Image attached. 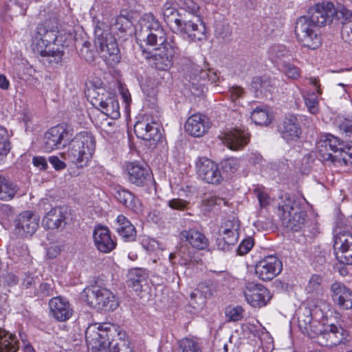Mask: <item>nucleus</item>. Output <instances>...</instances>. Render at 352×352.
<instances>
[{
	"label": "nucleus",
	"mask_w": 352,
	"mask_h": 352,
	"mask_svg": "<svg viewBox=\"0 0 352 352\" xmlns=\"http://www.w3.org/2000/svg\"><path fill=\"white\" fill-rule=\"evenodd\" d=\"M125 336L118 326L107 322L90 324L85 331L87 344L96 352H134Z\"/></svg>",
	"instance_id": "obj_1"
},
{
	"label": "nucleus",
	"mask_w": 352,
	"mask_h": 352,
	"mask_svg": "<svg viewBox=\"0 0 352 352\" xmlns=\"http://www.w3.org/2000/svg\"><path fill=\"white\" fill-rule=\"evenodd\" d=\"M278 209L282 211L284 226L294 232H301L303 239H299L300 243H311L318 230L314 223H309L303 204L296 198L288 197L278 206Z\"/></svg>",
	"instance_id": "obj_2"
},
{
	"label": "nucleus",
	"mask_w": 352,
	"mask_h": 352,
	"mask_svg": "<svg viewBox=\"0 0 352 352\" xmlns=\"http://www.w3.org/2000/svg\"><path fill=\"white\" fill-rule=\"evenodd\" d=\"M96 148V140L88 131L78 133L69 143L65 159L79 167L86 166L91 158Z\"/></svg>",
	"instance_id": "obj_3"
},
{
	"label": "nucleus",
	"mask_w": 352,
	"mask_h": 352,
	"mask_svg": "<svg viewBox=\"0 0 352 352\" xmlns=\"http://www.w3.org/2000/svg\"><path fill=\"white\" fill-rule=\"evenodd\" d=\"M81 298L90 307L100 311H113L118 307L114 294L110 290L98 285L86 287L81 293Z\"/></svg>",
	"instance_id": "obj_4"
},
{
	"label": "nucleus",
	"mask_w": 352,
	"mask_h": 352,
	"mask_svg": "<svg viewBox=\"0 0 352 352\" xmlns=\"http://www.w3.org/2000/svg\"><path fill=\"white\" fill-rule=\"evenodd\" d=\"M171 35L167 36L158 20L151 13L145 14L142 19L139 36L150 46L164 47Z\"/></svg>",
	"instance_id": "obj_5"
},
{
	"label": "nucleus",
	"mask_w": 352,
	"mask_h": 352,
	"mask_svg": "<svg viewBox=\"0 0 352 352\" xmlns=\"http://www.w3.org/2000/svg\"><path fill=\"white\" fill-rule=\"evenodd\" d=\"M155 52L150 57L151 64L159 70L166 71L173 65L174 60L180 54L181 50L179 47L176 36L171 34L168 43L164 47H156Z\"/></svg>",
	"instance_id": "obj_6"
},
{
	"label": "nucleus",
	"mask_w": 352,
	"mask_h": 352,
	"mask_svg": "<svg viewBox=\"0 0 352 352\" xmlns=\"http://www.w3.org/2000/svg\"><path fill=\"white\" fill-rule=\"evenodd\" d=\"M316 23L307 16L298 18L296 22L295 34L299 43L304 47L315 50L321 45L322 41Z\"/></svg>",
	"instance_id": "obj_7"
},
{
	"label": "nucleus",
	"mask_w": 352,
	"mask_h": 352,
	"mask_svg": "<svg viewBox=\"0 0 352 352\" xmlns=\"http://www.w3.org/2000/svg\"><path fill=\"white\" fill-rule=\"evenodd\" d=\"M316 335L312 338L316 339V342L321 346L331 347L345 344L352 339L348 330L335 324L322 326L320 323V327H318Z\"/></svg>",
	"instance_id": "obj_8"
},
{
	"label": "nucleus",
	"mask_w": 352,
	"mask_h": 352,
	"mask_svg": "<svg viewBox=\"0 0 352 352\" xmlns=\"http://www.w3.org/2000/svg\"><path fill=\"white\" fill-rule=\"evenodd\" d=\"M184 75L185 78L189 82L188 89L196 96H199L204 93L205 82L207 80L212 83L216 82L217 78L214 72L203 69L194 63H190Z\"/></svg>",
	"instance_id": "obj_9"
},
{
	"label": "nucleus",
	"mask_w": 352,
	"mask_h": 352,
	"mask_svg": "<svg viewBox=\"0 0 352 352\" xmlns=\"http://www.w3.org/2000/svg\"><path fill=\"white\" fill-rule=\"evenodd\" d=\"M342 8H346L342 5L337 7L334 4L328 1H323L316 3L311 9V15L309 16L312 19L313 23H316L319 26H324L327 24L332 23L333 20L336 19L338 21L340 19V11Z\"/></svg>",
	"instance_id": "obj_10"
},
{
	"label": "nucleus",
	"mask_w": 352,
	"mask_h": 352,
	"mask_svg": "<svg viewBox=\"0 0 352 352\" xmlns=\"http://www.w3.org/2000/svg\"><path fill=\"white\" fill-rule=\"evenodd\" d=\"M344 144L337 137L328 134L317 142L318 153L323 160L331 161L339 165V160L336 157L342 153Z\"/></svg>",
	"instance_id": "obj_11"
},
{
	"label": "nucleus",
	"mask_w": 352,
	"mask_h": 352,
	"mask_svg": "<svg viewBox=\"0 0 352 352\" xmlns=\"http://www.w3.org/2000/svg\"><path fill=\"white\" fill-rule=\"evenodd\" d=\"M205 31V25L198 15H192L190 19L182 18L174 30V32H178L184 38L192 41L203 39Z\"/></svg>",
	"instance_id": "obj_12"
},
{
	"label": "nucleus",
	"mask_w": 352,
	"mask_h": 352,
	"mask_svg": "<svg viewBox=\"0 0 352 352\" xmlns=\"http://www.w3.org/2000/svg\"><path fill=\"white\" fill-rule=\"evenodd\" d=\"M94 45L100 57L107 64L113 65L120 62V50L116 38L111 34L104 37L95 38Z\"/></svg>",
	"instance_id": "obj_13"
},
{
	"label": "nucleus",
	"mask_w": 352,
	"mask_h": 352,
	"mask_svg": "<svg viewBox=\"0 0 352 352\" xmlns=\"http://www.w3.org/2000/svg\"><path fill=\"white\" fill-rule=\"evenodd\" d=\"M254 269L258 278L263 281H269L281 272L283 264L277 256L269 255L258 261Z\"/></svg>",
	"instance_id": "obj_14"
},
{
	"label": "nucleus",
	"mask_w": 352,
	"mask_h": 352,
	"mask_svg": "<svg viewBox=\"0 0 352 352\" xmlns=\"http://www.w3.org/2000/svg\"><path fill=\"white\" fill-rule=\"evenodd\" d=\"M197 174L206 183L219 184L223 180L218 165L206 157H200L196 162Z\"/></svg>",
	"instance_id": "obj_15"
},
{
	"label": "nucleus",
	"mask_w": 352,
	"mask_h": 352,
	"mask_svg": "<svg viewBox=\"0 0 352 352\" xmlns=\"http://www.w3.org/2000/svg\"><path fill=\"white\" fill-rule=\"evenodd\" d=\"M243 294L247 302L254 307H261L271 300L270 291L263 285L254 282L246 283Z\"/></svg>",
	"instance_id": "obj_16"
},
{
	"label": "nucleus",
	"mask_w": 352,
	"mask_h": 352,
	"mask_svg": "<svg viewBox=\"0 0 352 352\" xmlns=\"http://www.w3.org/2000/svg\"><path fill=\"white\" fill-rule=\"evenodd\" d=\"M33 50L39 54L50 64H58L62 61L63 51L55 48L54 45H49L38 34L33 37L32 43Z\"/></svg>",
	"instance_id": "obj_17"
},
{
	"label": "nucleus",
	"mask_w": 352,
	"mask_h": 352,
	"mask_svg": "<svg viewBox=\"0 0 352 352\" xmlns=\"http://www.w3.org/2000/svg\"><path fill=\"white\" fill-rule=\"evenodd\" d=\"M278 131L288 144L296 142L302 134L298 117L294 114L286 116L278 125Z\"/></svg>",
	"instance_id": "obj_18"
},
{
	"label": "nucleus",
	"mask_w": 352,
	"mask_h": 352,
	"mask_svg": "<svg viewBox=\"0 0 352 352\" xmlns=\"http://www.w3.org/2000/svg\"><path fill=\"white\" fill-rule=\"evenodd\" d=\"M298 327L302 333L311 338L314 337L320 327L318 320H313L311 309L307 307H300L296 311Z\"/></svg>",
	"instance_id": "obj_19"
},
{
	"label": "nucleus",
	"mask_w": 352,
	"mask_h": 352,
	"mask_svg": "<svg viewBox=\"0 0 352 352\" xmlns=\"http://www.w3.org/2000/svg\"><path fill=\"white\" fill-rule=\"evenodd\" d=\"M50 315L58 322H65L73 316V309L69 302L65 298L56 296L48 302Z\"/></svg>",
	"instance_id": "obj_20"
},
{
	"label": "nucleus",
	"mask_w": 352,
	"mask_h": 352,
	"mask_svg": "<svg viewBox=\"0 0 352 352\" xmlns=\"http://www.w3.org/2000/svg\"><path fill=\"white\" fill-rule=\"evenodd\" d=\"M93 104L98 106L103 113L112 119H118L120 116L118 101L110 93L98 94L97 97H94Z\"/></svg>",
	"instance_id": "obj_21"
},
{
	"label": "nucleus",
	"mask_w": 352,
	"mask_h": 352,
	"mask_svg": "<svg viewBox=\"0 0 352 352\" xmlns=\"http://www.w3.org/2000/svg\"><path fill=\"white\" fill-rule=\"evenodd\" d=\"M39 218L31 211H24L15 220V227L19 234L32 236L38 228Z\"/></svg>",
	"instance_id": "obj_22"
},
{
	"label": "nucleus",
	"mask_w": 352,
	"mask_h": 352,
	"mask_svg": "<svg viewBox=\"0 0 352 352\" xmlns=\"http://www.w3.org/2000/svg\"><path fill=\"white\" fill-rule=\"evenodd\" d=\"M134 131L138 138L153 141V144L162 138L160 125L155 122L138 121L134 126Z\"/></svg>",
	"instance_id": "obj_23"
},
{
	"label": "nucleus",
	"mask_w": 352,
	"mask_h": 352,
	"mask_svg": "<svg viewBox=\"0 0 352 352\" xmlns=\"http://www.w3.org/2000/svg\"><path fill=\"white\" fill-rule=\"evenodd\" d=\"M129 181L138 186L148 185L152 181L151 170L146 166L135 162H131L126 166Z\"/></svg>",
	"instance_id": "obj_24"
},
{
	"label": "nucleus",
	"mask_w": 352,
	"mask_h": 352,
	"mask_svg": "<svg viewBox=\"0 0 352 352\" xmlns=\"http://www.w3.org/2000/svg\"><path fill=\"white\" fill-rule=\"evenodd\" d=\"M210 127L209 119L200 113H195L188 118L185 124V130L190 135L201 137Z\"/></svg>",
	"instance_id": "obj_25"
},
{
	"label": "nucleus",
	"mask_w": 352,
	"mask_h": 352,
	"mask_svg": "<svg viewBox=\"0 0 352 352\" xmlns=\"http://www.w3.org/2000/svg\"><path fill=\"white\" fill-rule=\"evenodd\" d=\"M68 135V132L63 128V126L57 125L50 129L45 133L43 138V148L46 152H51L52 151L59 148L62 142H64L65 138Z\"/></svg>",
	"instance_id": "obj_26"
},
{
	"label": "nucleus",
	"mask_w": 352,
	"mask_h": 352,
	"mask_svg": "<svg viewBox=\"0 0 352 352\" xmlns=\"http://www.w3.org/2000/svg\"><path fill=\"white\" fill-rule=\"evenodd\" d=\"M93 238L96 247L101 252L109 253L116 246V242L112 239L107 227H96L93 232Z\"/></svg>",
	"instance_id": "obj_27"
},
{
	"label": "nucleus",
	"mask_w": 352,
	"mask_h": 352,
	"mask_svg": "<svg viewBox=\"0 0 352 352\" xmlns=\"http://www.w3.org/2000/svg\"><path fill=\"white\" fill-rule=\"evenodd\" d=\"M333 301L344 309L352 308V291L344 284L336 282L331 287Z\"/></svg>",
	"instance_id": "obj_28"
},
{
	"label": "nucleus",
	"mask_w": 352,
	"mask_h": 352,
	"mask_svg": "<svg viewBox=\"0 0 352 352\" xmlns=\"http://www.w3.org/2000/svg\"><path fill=\"white\" fill-rule=\"evenodd\" d=\"M221 139L230 149L236 151L243 148L248 144L250 135L244 131L233 129L223 133Z\"/></svg>",
	"instance_id": "obj_29"
},
{
	"label": "nucleus",
	"mask_w": 352,
	"mask_h": 352,
	"mask_svg": "<svg viewBox=\"0 0 352 352\" xmlns=\"http://www.w3.org/2000/svg\"><path fill=\"white\" fill-rule=\"evenodd\" d=\"M65 214L61 208L51 209L43 219V227L50 230H63L66 224Z\"/></svg>",
	"instance_id": "obj_30"
},
{
	"label": "nucleus",
	"mask_w": 352,
	"mask_h": 352,
	"mask_svg": "<svg viewBox=\"0 0 352 352\" xmlns=\"http://www.w3.org/2000/svg\"><path fill=\"white\" fill-rule=\"evenodd\" d=\"M180 237L182 240L188 242L192 247L198 250H205L209 245L208 239L205 234L195 228L182 231Z\"/></svg>",
	"instance_id": "obj_31"
},
{
	"label": "nucleus",
	"mask_w": 352,
	"mask_h": 352,
	"mask_svg": "<svg viewBox=\"0 0 352 352\" xmlns=\"http://www.w3.org/2000/svg\"><path fill=\"white\" fill-rule=\"evenodd\" d=\"M116 232L125 241H133L135 240L136 230L134 226L122 214L117 217Z\"/></svg>",
	"instance_id": "obj_32"
},
{
	"label": "nucleus",
	"mask_w": 352,
	"mask_h": 352,
	"mask_svg": "<svg viewBox=\"0 0 352 352\" xmlns=\"http://www.w3.org/2000/svg\"><path fill=\"white\" fill-rule=\"evenodd\" d=\"M178 258V263L181 265L187 266L194 263H198L199 258H195L190 248L186 245H181L176 251L169 254L170 261L174 264V259Z\"/></svg>",
	"instance_id": "obj_33"
},
{
	"label": "nucleus",
	"mask_w": 352,
	"mask_h": 352,
	"mask_svg": "<svg viewBox=\"0 0 352 352\" xmlns=\"http://www.w3.org/2000/svg\"><path fill=\"white\" fill-rule=\"evenodd\" d=\"M148 278V274L145 269H131L128 273V285L131 287L134 291H140L143 286L147 284Z\"/></svg>",
	"instance_id": "obj_34"
},
{
	"label": "nucleus",
	"mask_w": 352,
	"mask_h": 352,
	"mask_svg": "<svg viewBox=\"0 0 352 352\" xmlns=\"http://www.w3.org/2000/svg\"><path fill=\"white\" fill-rule=\"evenodd\" d=\"M340 19L339 21L342 23L341 36L344 42L352 45V11L348 8H342L340 11Z\"/></svg>",
	"instance_id": "obj_35"
},
{
	"label": "nucleus",
	"mask_w": 352,
	"mask_h": 352,
	"mask_svg": "<svg viewBox=\"0 0 352 352\" xmlns=\"http://www.w3.org/2000/svg\"><path fill=\"white\" fill-rule=\"evenodd\" d=\"M333 237L335 252L352 245V233L346 228L338 226L334 229Z\"/></svg>",
	"instance_id": "obj_36"
},
{
	"label": "nucleus",
	"mask_w": 352,
	"mask_h": 352,
	"mask_svg": "<svg viewBox=\"0 0 352 352\" xmlns=\"http://www.w3.org/2000/svg\"><path fill=\"white\" fill-rule=\"evenodd\" d=\"M115 197L126 208L137 212L140 210L139 199L130 191L125 189H118L116 191Z\"/></svg>",
	"instance_id": "obj_37"
},
{
	"label": "nucleus",
	"mask_w": 352,
	"mask_h": 352,
	"mask_svg": "<svg viewBox=\"0 0 352 352\" xmlns=\"http://www.w3.org/2000/svg\"><path fill=\"white\" fill-rule=\"evenodd\" d=\"M173 0H169L162 8V14L164 21L173 31L182 18L181 14L173 6Z\"/></svg>",
	"instance_id": "obj_38"
},
{
	"label": "nucleus",
	"mask_w": 352,
	"mask_h": 352,
	"mask_svg": "<svg viewBox=\"0 0 352 352\" xmlns=\"http://www.w3.org/2000/svg\"><path fill=\"white\" fill-rule=\"evenodd\" d=\"M19 344L15 335L0 328V352H18Z\"/></svg>",
	"instance_id": "obj_39"
},
{
	"label": "nucleus",
	"mask_w": 352,
	"mask_h": 352,
	"mask_svg": "<svg viewBox=\"0 0 352 352\" xmlns=\"http://www.w3.org/2000/svg\"><path fill=\"white\" fill-rule=\"evenodd\" d=\"M239 239V232H221L219 230V235L216 240V245L219 250L229 251L235 245Z\"/></svg>",
	"instance_id": "obj_40"
},
{
	"label": "nucleus",
	"mask_w": 352,
	"mask_h": 352,
	"mask_svg": "<svg viewBox=\"0 0 352 352\" xmlns=\"http://www.w3.org/2000/svg\"><path fill=\"white\" fill-rule=\"evenodd\" d=\"M18 191V187L12 182L0 175V200H11Z\"/></svg>",
	"instance_id": "obj_41"
},
{
	"label": "nucleus",
	"mask_w": 352,
	"mask_h": 352,
	"mask_svg": "<svg viewBox=\"0 0 352 352\" xmlns=\"http://www.w3.org/2000/svg\"><path fill=\"white\" fill-rule=\"evenodd\" d=\"M175 352H203L200 343L192 338H184L177 342Z\"/></svg>",
	"instance_id": "obj_42"
},
{
	"label": "nucleus",
	"mask_w": 352,
	"mask_h": 352,
	"mask_svg": "<svg viewBox=\"0 0 352 352\" xmlns=\"http://www.w3.org/2000/svg\"><path fill=\"white\" fill-rule=\"evenodd\" d=\"M46 23H47L38 25L36 30V34L49 45H53L52 43H54L58 37V32L55 30L50 29Z\"/></svg>",
	"instance_id": "obj_43"
},
{
	"label": "nucleus",
	"mask_w": 352,
	"mask_h": 352,
	"mask_svg": "<svg viewBox=\"0 0 352 352\" xmlns=\"http://www.w3.org/2000/svg\"><path fill=\"white\" fill-rule=\"evenodd\" d=\"M132 26V23L128 17L120 14L111 19V27L116 31L125 32Z\"/></svg>",
	"instance_id": "obj_44"
},
{
	"label": "nucleus",
	"mask_w": 352,
	"mask_h": 352,
	"mask_svg": "<svg viewBox=\"0 0 352 352\" xmlns=\"http://www.w3.org/2000/svg\"><path fill=\"white\" fill-rule=\"evenodd\" d=\"M251 119L257 125H267L271 121L268 111L258 107L252 111Z\"/></svg>",
	"instance_id": "obj_45"
},
{
	"label": "nucleus",
	"mask_w": 352,
	"mask_h": 352,
	"mask_svg": "<svg viewBox=\"0 0 352 352\" xmlns=\"http://www.w3.org/2000/svg\"><path fill=\"white\" fill-rule=\"evenodd\" d=\"M173 2L179 9L185 10L192 15H197L199 7L192 0H173Z\"/></svg>",
	"instance_id": "obj_46"
},
{
	"label": "nucleus",
	"mask_w": 352,
	"mask_h": 352,
	"mask_svg": "<svg viewBox=\"0 0 352 352\" xmlns=\"http://www.w3.org/2000/svg\"><path fill=\"white\" fill-rule=\"evenodd\" d=\"M280 70L288 78L297 80L300 77V69L289 62H283Z\"/></svg>",
	"instance_id": "obj_47"
},
{
	"label": "nucleus",
	"mask_w": 352,
	"mask_h": 352,
	"mask_svg": "<svg viewBox=\"0 0 352 352\" xmlns=\"http://www.w3.org/2000/svg\"><path fill=\"white\" fill-rule=\"evenodd\" d=\"M243 311L244 310L241 306H229L226 307L225 314L228 321L236 322L243 318Z\"/></svg>",
	"instance_id": "obj_48"
},
{
	"label": "nucleus",
	"mask_w": 352,
	"mask_h": 352,
	"mask_svg": "<svg viewBox=\"0 0 352 352\" xmlns=\"http://www.w3.org/2000/svg\"><path fill=\"white\" fill-rule=\"evenodd\" d=\"M337 260L344 265H352V245L335 252Z\"/></svg>",
	"instance_id": "obj_49"
},
{
	"label": "nucleus",
	"mask_w": 352,
	"mask_h": 352,
	"mask_svg": "<svg viewBox=\"0 0 352 352\" xmlns=\"http://www.w3.org/2000/svg\"><path fill=\"white\" fill-rule=\"evenodd\" d=\"M221 164L224 171L229 173H234L240 167V161L236 157H231L223 160Z\"/></svg>",
	"instance_id": "obj_50"
},
{
	"label": "nucleus",
	"mask_w": 352,
	"mask_h": 352,
	"mask_svg": "<svg viewBox=\"0 0 352 352\" xmlns=\"http://www.w3.org/2000/svg\"><path fill=\"white\" fill-rule=\"evenodd\" d=\"M305 104L309 111L313 114L318 111V96L315 92L308 93L304 96Z\"/></svg>",
	"instance_id": "obj_51"
},
{
	"label": "nucleus",
	"mask_w": 352,
	"mask_h": 352,
	"mask_svg": "<svg viewBox=\"0 0 352 352\" xmlns=\"http://www.w3.org/2000/svg\"><path fill=\"white\" fill-rule=\"evenodd\" d=\"M268 53L272 60H276L286 56L288 54V51L285 45L278 44L271 46Z\"/></svg>",
	"instance_id": "obj_52"
},
{
	"label": "nucleus",
	"mask_w": 352,
	"mask_h": 352,
	"mask_svg": "<svg viewBox=\"0 0 352 352\" xmlns=\"http://www.w3.org/2000/svg\"><path fill=\"white\" fill-rule=\"evenodd\" d=\"M339 160L340 166H348L352 164V144L344 147L342 153L336 157Z\"/></svg>",
	"instance_id": "obj_53"
},
{
	"label": "nucleus",
	"mask_w": 352,
	"mask_h": 352,
	"mask_svg": "<svg viewBox=\"0 0 352 352\" xmlns=\"http://www.w3.org/2000/svg\"><path fill=\"white\" fill-rule=\"evenodd\" d=\"M0 148L3 152L8 153L11 149L8 131L3 126H0Z\"/></svg>",
	"instance_id": "obj_54"
},
{
	"label": "nucleus",
	"mask_w": 352,
	"mask_h": 352,
	"mask_svg": "<svg viewBox=\"0 0 352 352\" xmlns=\"http://www.w3.org/2000/svg\"><path fill=\"white\" fill-rule=\"evenodd\" d=\"M240 228L239 221L233 218L232 220L226 221L220 227L221 232H239Z\"/></svg>",
	"instance_id": "obj_55"
},
{
	"label": "nucleus",
	"mask_w": 352,
	"mask_h": 352,
	"mask_svg": "<svg viewBox=\"0 0 352 352\" xmlns=\"http://www.w3.org/2000/svg\"><path fill=\"white\" fill-rule=\"evenodd\" d=\"M254 242L252 237L243 240L236 249L237 254L245 255L248 254L254 246Z\"/></svg>",
	"instance_id": "obj_56"
},
{
	"label": "nucleus",
	"mask_w": 352,
	"mask_h": 352,
	"mask_svg": "<svg viewBox=\"0 0 352 352\" xmlns=\"http://www.w3.org/2000/svg\"><path fill=\"white\" fill-rule=\"evenodd\" d=\"M53 287L51 283H41L39 288L36 290L35 295L38 297H47L53 295Z\"/></svg>",
	"instance_id": "obj_57"
},
{
	"label": "nucleus",
	"mask_w": 352,
	"mask_h": 352,
	"mask_svg": "<svg viewBox=\"0 0 352 352\" xmlns=\"http://www.w3.org/2000/svg\"><path fill=\"white\" fill-rule=\"evenodd\" d=\"M107 34H111L109 25L104 22L98 21L94 30L95 38L104 37Z\"/></svg>",
	"instance_id": "obj_58"
},
{
	"label": "nucleus",
	"mask_w": 352,
	"mask_h": 352,
	"mask_svg": "<svg viewBox=\"0 0 352 352\" xmlns=\"http://www.w3.org/2000/svg\"><path fill=\"white\" fill-rule=\"evenodd\" d=\"M204 204L206 206L212 207L214 206H226L227 201L222 197L217 195H211L204 199Z\"/></svg>",
	"instance_id": "obj_59"
},
{
	"label": "nucleus",
	"mask_w": 352,
	"mask_h": 352,
	"mask_svg": "<svg viewBox=\"0 0 352 352\" xmlns=\"http://www.w3.org/2000/svg\"><path fill=\"white\" fill-rule=\"evenodd\" d=\"M262 89L263 94H266L267 92H274L276 89L275 83L272 80L271 78L267 76H262Z\"/></svg>",
	"instance_id": "obj_60"
},
{
	"label": "nucleus",
	"mask_w": 352,
	"mask_h": 352,
	"mask_svg": "<svg viewBox=\"0 0 352 352\" xmlns=\"http://www.w3.org/2000/svg\"><path fill=\"white\" fill-rule=\"evenodd\" d=\"M262 82V76H256L252 78L251 82V88L254 90L257 97L263 94Z\"/></svg>",
	"instance_id": "obj_61"
},
{
	"label": "nucleus",
	"mask_w": 352,
	"mask_h": 352,
	"mask_svg": "<svg viewBox=\"0 0 352 352\" xmlns=\"http://www.w3.org/2000/svg\"><path fill=\"white\" fill-rule=\"evenodd\" d=\"M321 278L318 276L314 275L309 280V282L307 286V290L309 292H313L317 291L320 286Z\"/></svg>",
	"instance_id": "obj_62"
},
{
	"label": "nucleus",
	"mask_w": 352,
	"mask_h": 352,
	"mask_svg": "<svg viewBox=\"0 0 352 352\" xmlns=\"http://www.w3.org/2000/svg\"><path fill=\"white\" fill-rule=\"evenodd\" d=\"M340 129L349 138H352V121L344 120L340 124Z\"/></svg>",
	"instance_id": "obj_63"
},
{
	"label": "nucleus",
	"mask_w": 352,
	"mask_h": 352,
	"mask_svg": "<svg viewBox=\"0 0 352 352\" xmlns=\"http://www.w3.org/2000/svg\"><path fill=\"white\" fill-rule=\"evenodd\" d=\"M187 204V201L180 199H173L168 201V206L174 210H184Z\"/></svg>",
	"instance_id": "obj_64"
}]
</instances>
